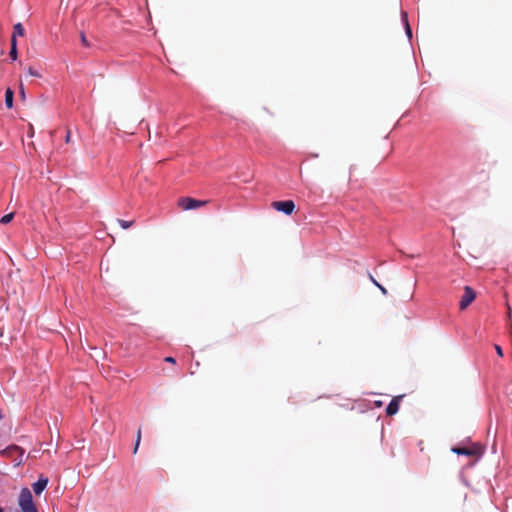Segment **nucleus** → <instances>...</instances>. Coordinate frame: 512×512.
Instances as JSON below:
<instances>
[{
	"instance_id": "obj_1",
	"label": "nucleus",
	"mask_w": 512,
	"mask_h": 512,
	"mask_svg": "<svg viewBox=\"0 0 512 512\" xmlns=\"http://www.w3.org/2000/svg\"><path fill=\"white\" fill-rule=\"evenodd\" d=\"M18 504L22 512H38L34 502L32 493L28 488H22L19 494Z\"/></svg>"
},
{
	"instance_id": "obj_2",
	"label": "nucleus",
	"mask_w": 512,
	"mask_h": 512,
	"mask_svg": "<svg viewBox=\"0 0 512 512\" xmlns=\"http://www.w3.org/2000/svg\"><path fill=\"white\" fill-rule=\"evenodd\" d=\"M210 200H197L191 197H181L177 201V205L184 211L198 209L206 206Z\"/></svg>"
},
{
	"instance_id": "obj_3",
	"label": "nucleus",
	"mask_w": 512,
	"mask_h": 512,
	"mask_svg": "<svg viewBox=\"0 0 512 512\" xmlns=\"http://www.w3.org/2000/svg\"><path fill=\"white\" fill-rule=\"evenodd\" d=\"M271 205L275 210L286 215H291L295 209V203L292 200L274 201Z\"/></svg>"
},
{
	"instance_id": "obj_4",
	"label": "nucleus",
	"mask_w": 512,
	"mask_h": 512,
	"mask_svg": "<svg viewBox=\"0 0 512 512\" xmlns=\"http://www.w3.org/2000/svg\"><path fill=\"white\" fill-rule=\"evenodd\" d=\"M475 297H476L475 291L471 287L465 286L464 294L462 295L460 303H459L460 309L461 310L466 309L474 301Z\"/></svg>"
},
{
	"instance_id": "obj_5",
	"label": "nucleus",
	"mask_w": 512,
	"mask_h": 512,
	"mask_svg": "<svg viewBox=\"0 0 512 512\" xmlns=\"http://www.w3.org/2000/svg\"><path fill=\"white\" fill-rule=\"evenodd\" d=\"M452 452L465 456H478L480 454V450L477 447H453Z\"/></svg>"
},
{
	"instance_id": "obj_6",
	"label": "nucleus",
	"mask_w": 512,
	"mask_h": 512,
	"mask_svg": "<svg viewBox=\"0 0 512 512\" xmlns=\"http://www.w3.org/2000/svg\"><path fill=\"white\" fill-rule=\"evenodd\" d=\"M401 399L402 396H396L390 401L386 408V414L388 416H393L398 412Z\"/></svg>"
},
{
	"instance_id": "obj_7",
	"label": "nucleus",
	"mask_w": 512,
	"mask_h": 512,
	"mask_svg": "<svg viewBox=\"0 0 512 512\" xmlns=\"http://www.w3.org/2000/svg\"><path fill=\"white\" fill-rule=\"evenodd\" d=\"M48 484V478L39 477L38 481L33 484V490L36 495H40Z\"/></svg>"
},
{
	"instance_id": "obj_8",
	"label": "nucleus",
	"mask_w": 512,
	"mask_h": 512,
	"mask_svg": "<svg viewBox=\"0 0 512 512\" xmlns=\"http://www.w3.org/2000/svg\"><path fill=\"white\" fill-rule=\"evenodd\" d=\"M13 98H14V92L10 88H7L6 92H5V104H6L7 108L13 107Z\"/></svg>"
},
{
	"instance_id": "obj_9",
	"label": "nucleus",
	"mask_w": 512,
	"mask_h": 512,
	"mask_svg": "<svg viewBox=\"0 0 512 512\" xmlns=\"http://www.w3.org/2000/svg\"><path fill=\"white\" fill-rule=\"evenodd\" d=\"M24 35V27L22 26L21 23H17L14 25L13 27V34H12V37L11 39H16L17 36H23Z\"/></svg>"
},
{
	"instance_id": "obj_10",
	"label": "nucleus",
	"mask_w": 512,
	"mask_h": 512,
	"mask_svg": "<svg viewBox=\"0 0 512 512\" xmlns=\"http://www.w3.org/2000/svg\"><path fill=\"white\" fill-rule=\"evenodd\" d=\"M9 56L12 60H16L17 59V56H18V52H17V40L16 39H11V48H10V52H9Z\"/></svg>"
},
{
	"instance_id": "obj_11",
	"label": "nucleus",
	"mask_w": 512,
	"mask_h": 512,
	"mask_svg": "<svg viewBox=\"0 0 512 512\" xmlns=\"http://www.w3.org/2000/svg\"><path fill=\"white\" fill-rule=\"evenodd\" d=\"M141 437H142V430H141V427H140L138 429V431H137L136 441H135V445H134V449H133V454H136L137 451H138V448H139V445H140V442H141Z\"/></svg>"
},
{
	"instance_id": "obj_12",
	"label": "nucleus",
	"mask_w": 512,
	"mask_h": 512,
	"mask_svg": "<svg viewBox=\"0 0 512 512\" xmlns=\"http://www.w3.org/2000/svg\"><path fill=\"white\" fill-rule=\"evenodd\" d=\"M369 279L371 280V282H372L374 285H376V286L380 289V291H381L384 295H386V294H387V289H386L384 286H382L380 283H378V282L376 281V279H375L371 274H369Z\"/></svg>"
},
{
	"instance_id": "obj_13",
	"label": "nucleus",
	"mask_w": 512,
	"mask_h": 512,
	"mask_svg": "<svg viewBox=\"0 0 512 512\" xmlns=\"http://www.w3.org/2000/svg\"><path fill=\"white\" fill-rule=\"evenodd\" d=\"M117 222L119 223V225L123 228V229H128L130 228L132 225H133V221H126V220H122V219H117Z\"/></svg>"
},
{
	"instance_id": "obj_14",
	"label": "nucleus",
	"mask_w": 512,
	"mask_h": 512,
	"mask_svg": "<svg viewBox=\"0 0 512 512\" xmlns=\"http://www.w3.org/2000/svg\"><path fill=\"white\" fill-rule=\"evenodd\" d=\"M14 217V214L13 213H9V214H6L4 215L1 219H0V223L1 224H8Z\"/></svg>"
},
{
	"instance_id": "obj_15",
	"label": "nucleus",
	"mask_w": 512,
	"mask_h": 512,
	"mask_svg": "<svg viewBox=\"0 0 512 512\" xmlns=\"http://www.w3.org/2000/svg\"><path fill=\"white\" fill-rule=\"evenodd\" d=\"M28 74L30 76L37 77V78L41 77V74L37 70H35L33 67L28 68Z\"/></svg>"
},
{
	"instance_id": "obj_16",
	"label": "nucleus",
	"mask_w": 512,
	"mask_h": 512,
	"mask_svg": "<svg viewBox=\"0 0 512 512\" xmlns=\"http://www.w3.org/2000/svg\"><path fill=\"white\" fill-rule=\"evenodd\" d=\"M80 38H81V43H82L83 46H86V47L89 46L88 41H87L86 36H85L84 33H81Z\"/></svg>"
},
{
	"instance_id": "obj_17",
	"label": "nucleus",
	"mask_w": 512,
	"mask_h": 512,
	"mask_svg": "<svg viewBox=\"0 0 512 512\" xmlns=\"http://www.w3.org/2000/svg\"><path fill=\"white\" fill-rule=\"evenodd\" d=\"M494 347H495L496 353H497L500 357H502V356H503V351H502L501 346H499V345H497V344H496Z\"/></svg>"
},
{
	"instance_id": "obj_18",
	"label": "nucleus",
	"mask_w": 512,
	"mask_h": 512,
	"mask_svg": "<svg viewBox=\"0 0 512 512\" xmlns=\"http://www.w3.org/2000/svg\"><path fill=\"white\" fill-rule=\"evenodd\" d=\"M165 362L167 363H171V364H176V360L174 357H171V356H168L164 359Z\"/></svg>"
},
{
	"instance_id": "obj_19",
	"label": "nucleus",
	"mask_w": 512,
	"mask_h": 512,
	"mask_svg": "<svg viewBox=\"0 0 512 512\" xmlns=\"http://www.w3.org/2000/svg\"><path fill=\"white\" fill-rule=\"evenodd\" d=\"M406 32L409 37H412V32H411L410 26L407 21H406Z\"/></svg>"
},
{
	"instance_id": "obj_20",
	"label": "nucleus",
	"mask_w": 512,
	"mask_h": 512,
	"mask_svg": "<svg viewBox=\"0 0 512 512\" xmlns=\"http://www.w3.org/2000/svg\"><path fill=\"white\" fill-rule=\"evenodd\" d=\"M70 137H71V133H70V130H68L67 133H66V136H65L66 143L70 142Z\"/></svg>"
},
{
	"instance_id": "obj_21",
	"label": "nucleus",
	"mask_w": 512,
	"mask_h": 512,
	"mask_svg": "<svg viewBox=\"0 0 512 512\" xmlns=\"http://www.w3.org/2000/svg\"><path fill=\"white\" fill-rule=\"evenodd\" d=\"M160 137L159 130H155V140L154 142H157V139Z\"/></svg>"
},
{
	"instance_id": "obj_22",
	"label": "nucleus",
	"mask_w": 512,
	"mask_h": 512,
	"mask_svg": "<svg viewBox=\"0 0 512 512\" xmlns=\"http://www.w3.org/2000/svg\"><path fill=\"white\" fill-rule=\"evenodd\" d=\"M33 134H34V130H28V136L29 137H33Z\"/></svg>"
},
{
	"instance_id": "obj_23",
	"label": "nucleus",
	"mask_w": 512,
	"mask_h": 512,
	"mask_svg": "<svg viewBox=\"0 0 512 512\" xmlns=\"http://www.w3.org/2000/svg\"><path fill=\"white\" fill-rule=\"evenodd\" d=\"M507 307H508V316L511 315V307L509 306V304H507Z\"/></svg>"
},
{
	"instance_id": "obj_24",
	"label": "nucleus",
	"mask_w": 512,
	"mask_h": 512,
	"mask_svg": "<svg viewBox=\"0 0 512 512\" xmlns=\"http://www.w3.org/2000/svg\"><path fill=\"white\" fill-rule=\"evenodd\" d=\"M21 96L24 97V89H23V86L21 85Z\"/></svg>"
},
{
	"instance_id": "obj_25",
	"label": "nucleus",
	"mask_w": 512,
	"mask_h": 512,
	"mask_svg": "<svg viewBox=\"0 0 512 512\" xmlns=\"http://www.w3.org/2000/svg\"><path fill=\"white\" fill-rule=\"evenodd\" d=\"M148 136H149V140H151V138H152V135H151V132H150V130H148Z\"/></svg>"
},
{
	"instance_id": "obj_26",
	"label": "nucleus",
	"mask_w": 512,
	"mask_h": 512,
	"mask_svg": "<svg viewBox=\"0 0 512 512\" xmlns=\"http://www.w3.org/2000/svg\"><path fill=\"white\" fill-rule=\"evenodd\" d=\"M0 512H4L3 508L0 507Z\"/></svg>"
}]
</instances>
